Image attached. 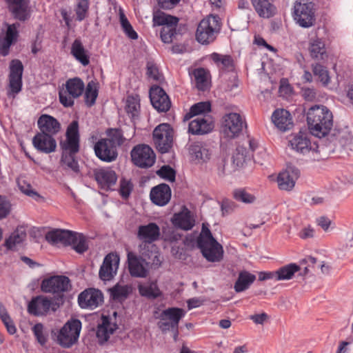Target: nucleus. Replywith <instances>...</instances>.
Instances as JSON below:
<instances>
[{
  "instance_id": "nucleus-1",
  "label": "nucleus",
  "mask_w": 353,
  "mask_h": 353,
  "mask_svg": "<svg viewBox=\"0 0 353 353\" xmlns=\"http://www.w3.org/2000/svg\"><path fill=\"white\" fill-rule=\"evenodd\" d=\"M62 150L61 161L68 168L78 174L80 172L78 161L75 154L80 149V134L79 122L72 121L67 127L65 132V140L59 143Z\"/></svg>"
},
{
  "instance_id": "nucleus-2",
  "label": "nucleus",
  "mask_w": 353,
  "mask_h": 353,
  "mask_svg": "<svg viewBox=\"0 0 353 353\" xmlns=\"http://www.w3.org/2000/svg\"><path fill=\"white\" fill-rule=\"evenodd\" d=\"M307 123L311 134L318 137H323L330 132L333 126V115L326 106L316 105L308 110Z\"/></svg>"
},
{
  "instance_id": "nucleus-3",
  "label": "nucleus",
  "mask_w": 353,
  "mask_h": 353,
  "mask_svg": "<svg viewBox=\"0 0 353 353\" xmlns=\"http://www.w3.org/2000/svg\"><path fill=\"white\" fill-rule=\"evenodd\" d=\"M197 247L203 256L209 262H220L223 258V246L213 237L210 229L203 224L196 239Z\"/></svg>"
},
{
  "instance_id": "nucleus-4",
  "label": "nucleus",
  "mask_w": 353,
  "mask_h": 353,
  "mask_svg": "<svg viewBox=\"0 0 353 353\" xmlns=\"http://www.w3.org/2000/svg\"><path fill=\"white\" fill-rule=\"evenodd\" d=\"M222 26L221 19L218 15L210 14L199 23L196 31V39L202 45L214 42Z\"/></svg>"
},
{
  "instance_id": "nucleus-5",
  "label": "nucleus",
  "mask_w": 353,
  "mask_h": 353,
  "mask_svg": "<svg viewBox=\"0 0 353 353\" xmlns=\"http://www.w3.org/2000/svg\"><path fill=\"white\" fill-rule=\"evenodd\" d=\"M185 315V312L182 308L168 307L163 310L158 316L159 321L157 325L163 332L171 330L174 333V339L176 341L179 335V321Z\"/></svg>"
},
{
  "instance_id": "nucleus-6",
  "label": "nucleus",
  "mask_w": 353,
  "mask_h": 353,
  "mask_svg": "<svg viewBox=\"0 0 353 353\" xmlns=\"http://www.w3.org/2000/svg\"><path fill=\"white\" fill-rule=\"evenodd\" d=\"M71 287L70 280L66 276H52L42 281L41 289L43 292L57 295L56 301L60 304L63 303V293L68 292Z\"/></svg>"
},
{
  "instance_id": "nucleus-7",
  "label": "nucleus",
  "mask_w": 353,
  "mask_h": 353,
  "mask_svg": "<svg viewBox=\"0 0 353 353\" xmlns=\"http://www.w3.org/2000/svg\"><path fill=\"white\" fill-rule=\"evenodd\" d=\"M294 19L302 28L313 26L316 21L314 4L309 0L296 1L294 6Z\"/></svg>"
},
{
  "instance_id": "nucleus-8",
  "label": "nucleus",
  "mask_w": 353,
  "mask_h": 353,
  "mask_svg": "<svg viewBox=\"0 0 353 353\" xmlns=\"http://www.w3.org/2000/svg\"><path fill=\"white\" fill-rule=\"evenodd\" d=\"M173 135V129L168 123H161L154 129L153 141L157 150L160 153H167L172 148Z\"/></svg>"
},
{
  "instance_id": "nucleus-9",
  "label": "nucleus",
  "mask_w": 353,
  "mask_h": 353,
  "mask_svg": "<svg viewBox=\"0 0 353 353\" xmlns=\"http://www.w3.org/2000/svg\"><path fill=\"white\" fill-rule=\"evenodd\" d=\"M85 90L83 81L79 77L69 79L65 82V90H60V103L65 108L74 105V99L79 97Z\"/></svg>"
},
{
  "instance_id": "nucleus-10",
  "label": "nucleus",
  "mask_w": 353,
  "mask_h": 353,
  "mask_svg": "<svg viewBox=\"0 0 353 353\" xmlns=\"http://www.w3.org/2000/svg\"><path fill=\"white\" fill-rule=\"evenodd\" d=\"M81 329V322L79 319L68 321L59 330L57 342L63 347H72L78 340Z\"/></svg>"
},
{
  "instance_id": "nucleus-11",
  "label": "nucleus",
  "mask_w": 353,
  "mask_h": 353,
  "mask_svg": "<svg viewBox=\"0 0 353 353\" xmlns=\"http://www.w3.org/2000/svg\"><path fill=\"white\" fill-rule=\"evenodd\" d=\"M133 163L141 168H148L152 167L156 160V155L154 150L146 144H139L135 145L130 152Z\"/></svg>"
},
{
  "instance_id": "nucleus-12",
  "label": "nucleus",
  "mask_w": 353,
  "mask_h": 353,
  "mask_svg": "<svg viewBox=\"0 0 353 353\" xmlns=\"http://www.w3.org/2000/svg\"><path fill=\"white\" fill-rule=\"evenodd\" d=\"M59 305L60 303L57 301L39 295L33 297L29 302L28 312L35 316H46L50 310L55 312Z\"/></svg>"
},
{
  "instance_id": "nucleus-13",
  "label": "nucleus",
  "mask_w": 353,
  "mask_h": 353,
  "mask_svg": "<svg viewBox=\"0 0 353 353\" xmlns=\"http://www.w3.org/2000/svg\"><path fill=\"white\" fill-rule=\"evenodd\" d=\"M9 69V90L8 91V96L14 98L22 89L23 65L19 59H12L10 62Z\"/></svg>"
},
{
  "instance_id": "nucleus-14",
  "label": "nucleus",
  "mask_w": 353,
  "mask_h": 353,
  "mask_svg": "<svg viewBox=\"0 0 353 353\" xmlns=\"http://www.w3.org/2000/svg\"><path fill=\"white\" fill-rule=\"evenodd\" d=\"M246 126L245 121L238 113L231 112L223 117L222 130L224 135L229 139H234L239 136L243 127Z\"/></svg>"
},
{
  "instance_id": "nucleus-15",
  "label": "nucleus",
  "mask_w": 353,
  "mask_h": 353,
  "mask_svg": "<svg viewBox=\"0 0 353 353\" xmlns=\"http://www.w3.org/2000/svg\"><path fill=\"white\" fill-rule=\"evenodd\" d=\"M96 157L101 161L111 163L118 157V151L115 144L111 143L109 139L101 138L94 145Z\"/></svg>"
},
{
  "instance_id": "nucleus-16",
  "label": "nucleus",
  "mask_w": 353,
  "mask_h": 353,
  "mask_svg": "<svg viewBox=\"0 0 353 353\" xmlns=\"http://www.w3.org/2000/svg\"><path fill=\"white\" fill-rule=\"evenodd\" d=\"M103 303L102 292L95 288H88L78 296V303L82 309L94 310Z\"/></svg>"
},
{
  "instance_id": "nucleus-17",
  "label": "nucleus",
  "mask_w": 353,
  "mask_h": 353,
  "mask_svg": "<svg viewBox=\"0 0 353 353\" xmlns=\"http://www.w3.org/2000/svg\"><path fill=\"white\" fill-rule=\"evenodd\" d=\"M119 256L117 253L107 254L100 267L99 275L101 280L110 281L117 274L119 265Z\"/></svg>"
},
{
  "instance_id": "nucleus-18",
  "label": "nucleus",
  "mask_w": 353,
  "mask_h": 353,
  "mask_svg": "<svg viewBox=\"0 0 353 353\" xmlns=\"http://www.w3.org/2000/svg\"><path fill=\"white\" fill-rule=\"evenodd\" d=\"M150 99L154 109L159 112H166L171 107V101L165 90L159 85H154L150 90Z\"/></svg>"
},
{
  "instance_id": "nucleus-19",
  "label": "nucleus",
  "mask_w": 353,
  "mask_h": 353,
  "mask_svg": "<svg viewBox=\"0 0 353 353\" xmlns=\"http://www.w3.org/2000/svg\"><path fill=\"white\" fill-rule=\"evenodd\" d=\"M32 145L39 152L43 154L55 152L57 146L54 136L39 132H37L32 138Z\"/></svg>"
},
{
  "instance_id": "nucleus-20",
  "label": "nucleus",
  "mask_w": 353,
  "mask_h": 353,
  "mask_svg": "<svg viewBox=\"0 0 353 353\" xmlns=\"http://www.w3.org/2000/svg\"><path fill=\"white\" fill-rule=\"evenodd\" d=\"M128 270L130 275L137 278H145L148 276V263L141 256H137L132 252L128 254Z\"/></svg>"
},
{
  "instance_id": "nucleus-21",
  "label": "nucleus",
  "mask_w": 353,
  "mask_h": 353,
  "mask_svg": "<svg viewBox=\"0 0 353 353\" xmlns=\"http://www.w3.org/2000/svg\"><path fill=\"white\" fill-rule=\"evenodd\" d=\"M19 26V23L8 25L5 34L0 37V55L6 57L9 54L11 46L17 41Z\"/></svg>"
},
{
  "instance_id": "nucleus-22",
  "label": "nucleus",
  "mask_w": 353,
  "mask_h": 353,
  "mask_svg": "<svg viewBox=\"0 0 353 353\" xmlns=\"http://www.w3.org/2000/svg\"><path fill=\"white\" fill-rule=\"evenodd\" d=\"M213 128L212 118L209 115H203L190 122L188 132L192 134L202 135L210 132Z\"/></svg>"
},
{
  "instance_id": "nucleus-23",
  "label": "nucleus",
  "mask_w": 353,
  "mask_h": 353,
  "mask_svg": "<svg viewBox=\"0 0 353 353\" xmlns=\"http://www.w3.org/2000/svg\"><path fill=\"white\" fill-rule=\"evenodd\" d=\"M93 174L94 179L102 189L110 188L115 185L117 180L116 172L110 168L94 169Z\"/></svg>"
},
{
  "instance_id": "nucleus-24",
  "label": "nucleus",
  "mask_w": 353,
  "mask_h": 353,
  "mask_svg": "<svg viewBox=\"0 0 353 353\" xmlns=\"http://www.w3.org/2000/svg\"><path fill=\"white\" fill-rule=\"evenodd\" d=\"M160 228L155 223L140 225L138 228L137 236L143 245H153L152 243L159 238Z\"/></svg>"
},
{
  "instance_id": "nucleus-25",
  "label": "nucleus",
  "mask_w": 353,
  "mask_h": 353,
  "mask_svg": "<svg viewBox=\"0 0 353 353\" xmlns=\"http://www.w3.org/2000/svg\"><path fill=\"white\" fill-rule=\"evenodd\" d=\"M9 11L13 17L19 21H25L30 17L28 0H5Z\"/></svg>"
},
{
  "instance_id": "nucleus-26",
  "label": "nucleus",
  "mask_w": 353,
  "mask_h": 353,
  "mask_svg": "<svg viewBox=\"0 0 353 353\" xmlns=\"http://www.w3.org/2000/svg\"><path fill=\"white\" fill-rule=\"evenodd\" d=\"M150 197L154 204L164 206L171 199V189L168 184L161 183L151 189Z\"/></svg>"
},
{
  "instance_id": "nucleus-27",
  "label": "nucleus",
  "mask_w": 353,
  "mask_h": 353,
  "mask_svg": "<svg viewBox=\"0 0 353 353\" xmlns=\"http://www.w3.org/2000/svg\"><path fill=\"white\" fill-rule=\"evenodd\" d=\"M39 133H46L51 136L56 135L61 130V123L54 117L49 114H42L37 120Z\"/></svg>"
},
{
  "instance_id": "nucleus-28",
  "label": "nucleus",
  "mask_w": 353,
  "mask_h": 353,
  "mask_svg": "<svg viewBox=\"0 0 353 353\" xmlns=\"http://www.w3.org/2000/svg\"><path fill=\"white\" fill-rule=\"evenodd\" d=\"M299 176V170L296 168H290L279 174L277 183L279 189L290 191L295 185L296 180Z\"/></svg>"
},
{
  "instance_id": "nucleus-29",
  "label": "nucleus",
  "mask_w": 353,
  "mask_h": 353,
  "mask_svg": "<svg viewBox=\"0 0 353 353\" xmlns=\"http://www.w3.org/2000/svg\"><path fill=\"white\" fill-rule=\"evenodd\" d=\"M274 124L281 131L285 132L293 126L292 117L289 111L285 109H276L272 115Z\"/></svg>"
},
{
  "instance_id": "nucleus-30",
  "label": "nucleus",
  "mask_w": 353,
  "mask_h": 353,
  "mask_svg": "<svg viewBox=\"0 0 353 353\" xmlns=\"http://www.w3.org/2000/svg\"><path fill=\"white\" fill-rule=\"evenodd\" d=\"M72 231L68 230L54 229L46 234V241L52 245L61 244L68 246L70 240H72Z\"/></svg>"
},
{
  "instance_id": "nucleus-31",
  "label": "nucleus",
  "mask_w": 353,
  "mask_h": 353,
  "mask_svg": "<svg viewBox=\"0 0 353 353\" xmlns=\"http://www.w3.org/2000/svg\"><path fill=\"white\" fill-rule=\"evenodd\" d=\"M292 148L297 152L305 154L312 149L306 132L300 131L290 141Z\"/></svg>"
},
{
  "instance_id": "nucleus-32",
  "label": "nucleus",
  "mask_w": 353,
  "mask_h": 353,
  "mask_svg": "<svg viewBox=\"0 0 353 353\" xmlns=\"http://www.w3.org/2000/svg\"><path fill=\"white\" fill-rule=\"evenodd\" d=\"M140 253L143 257L149 260L154 268L161 266L162 261L159 248L156 245H141Z\"/></svg>"
},
{
  "instance_id": "nucleus-33",
  "label": "nucleus",
  "mask_w": 353,
  "mask_h": 353,
  "mask_svg": "<svg viewBox=\"0 0 353 353\" xmlns=\"http://www.w3.org/2000/svg\"><path fill=\"white\" fill-rule=\"evenodd\" d=\"M308 52L310 57L316 61H324L327 58L325 45L320 39L310 40L308 46Z\"/></svg>"
},
{
  "instance_id": "nucleus-34",
  "label": "nucleus",
  "mask_w": 353,
  "mask_h": 353,
  "mask_svg": "<svg viewBox=\"0 0 353 353\" xmlns=\"http://www.w3.org/2000/svg\"><path fill=\"white\" fill-rule=\"evenodd\" d=\"M70 54L83 66L90 64L89 52L85 48L80 39H76L72 43Z\"/></svg>"
},
{
  "instance_id": "nucleus-35",
  "label": "nucleus",
  "mask_w": 353,
  "mask_h": 353,
  "mask_svg": "<svg viewBox=\"0 0 353 353\" xmlns=\"http://www.w3.org/2000/svg\"><path fill=\"white\" fill-rule=\"evenodd\" d=\"M116 329V325H112L108 316L102 317V323L99 325L97 330V337L100 344L107 341L110 334H112Z\"/></svg>"
},
{
  "instance_id": "nucleus-36",
  "label": "nucleus",
  "mask_w": 353,
  "mask_h": 353,
  "mask_svg": "<svg viewBox=\"0 0 353 353\" xmlns=\"http://www.w3.org/2000/svg\"><path fill=\"white\" fill-rule=\"evenodd\" d=\"M256 280V276L246 270L241 271L234 283V289L236 292H241L250 288Z\"/></svg>"
},
{
  "instance_id": "nucleus-37",
  "label": "nucleus",
  "mask_w": 353,
  "mask_h": 353,
  "mask_svg": "<svg viewBox=\"0 0 353 353\" xmlns=\"http://www.w3.org/2000/svg\"><path fill=\"white\" fill-rule=\"evenodd\" d=\"M255 11L263 18H270L274 14L275 8L268 0H250Z\"/></svg>"
},
{
  "instance_id": "nucleus-38",
  "label": "nucleus",
  "mask_w": 353,
  "mask_h": 353,
  "mask_svg": "<svg viewBox=\"0 0 353 353\" xmlns=\"http://www.w3.org/2000/svg\"><path fill=\"white\" fill-rule=\"evenodd\" d=\"M138 290L141 296L154 300L162 296L157 281H151L144 285H139Z\"/></svg>"
},
{
  "instance_id": "nucleus-39",
  "label": "nucleus",
  "mask_w": 353,
  "mask_h": 353,
  "mask_svg": "<svg viewBox=\"0 0 353 353\" xmlns=\"http://www.w3.org/2000/svg\"><path fill=\"white\" fill-rule=\"evenodd\" d=\"M152 22L154 26H177L179 23V18L159 10L154 12Z\"/></svg>"
},
{
  "instance_id": "nucleus-40",
  "label": "nucleus",
  "mask_w": 353,
  "mask_h": 353,
  "mask_svg": "<svg viewBox=\"0 0 353 353\" xmlns=\"http://www.w3.org/2000/svg\"><path fill=\"white\" fill-rule=\"evenodd\" d=\"M152 22L154 26H177L179 23V18L159 10L154 12Z\"/></svg>"
},
{
  "instance_id": "nucleus-41",
  "label": "nucleus",
  "mask_w": 353,
  "mask_h": 353,
  "mask_svg": "<svg viewBox=\"0 0 353 353\" xmlns=\"http://www.w3.org/2000/svg\"><path fill=\"white\" fill-rule=\"evenodd\" d=\"M173 224L184 230H191L194 225V221L191 220L190 212H181L174 214L172 219Z\"/></svg>"
},
{
  "instance_id": "nucleus-42",
  "label": "nucleus",
  "mask_w": 353,
  "mask_h": 353,
  "mask_svg": "<svg viewBox=\"0 0 353 353\" xmlns=\"http://www.w3.org/2000/svg\"><path fill=\"white\" fill-rule=\"evenodd\" d=\"M72 236L68 245H71L77 253L83 254L88 250L86 238L83 234L72 231Z\"/></svg>"
},
{
  "instance_id": "nucleus-43",
  "label": "nucleus",
  "mask_w": 353,
  "mask_h": 353,
  "mask_svg": "<svg viewBox=\"0 0 353 353\" xmlns=\"http://www.w3.org/2000/svg\"><path fill=\"white\" fill-rule=\"evenodd\" d=\"M125 112L132 119L137 118L140 112V99L139 95H130L126 99Z\"/></svg>"
},
{
  "instance_id": "nucleus-44",
  "label": "nucleus",
  "mask_w": 353,
  "mask_h": 353,
  "mask_svg": "<svg viewBox=\"0 0 353 353\" xmlns=\"http://www.w3.org/2000/svg\"><path fill=\"white\" fill-rule=\"evenodd\" d=\"M299 270L300 267L296 263H290L282 266L276 270V281L290 280Z\"/></svg>"
},
{
  "instance_id": "nucleus-45",
  "label": "nucleus",
  "mask_w": 353,
  "mask_h": 353,
  "mask_svg": "<svg viewBox=\"0 0 353 353\" xmlns=\"http://www.w3.org/2000/svg\"><path fill=\"white\" fill-rule=\"evenodd\" d=\"M110 296L114 301H123L125 300L131 292V288L127 285H115L110 289Z\"/></svg>"
},
{
  "instance_id": "nucleus-46",
  "label": "nucleus",
  "mask_w": 353,
  "mask_h": 353,
  "mask_svg": "<svg viewBox=\"0 0 353 353\" xmlns=\"http://www.w3.org/2000/svg\"><path fill=\"white\" fill-rule=\"evenodd\" d=\"M211 111V103L209 101H201L191 106L189 112L185 116V119H189L194 116L208 113Z\"/></svg>"
},
{
  "instance_id": "nucleus-47",
  "label": "nucleus",
  "mask_w": 353,
  "mask_h": 353,
  "mask_svg": "<svg viewBox=\"0 0 353 353\" xmlns=\"http://www.w3.org/2000/svg\"><path fill=\"white\" fill-rule=\"evenodd\" d=\"M192 79L196 88L205 91L207 88V71L203 68H199L193 70Z\"/></svg>"
},
{
  "instance_id": "nucleus-48",
  "label": "nucleus",
  "mask_w": 353,
  "mask_h": 353,
  "mask_svg": "<svg viewBox=\"0 0 353 353\" xmlns=\"http://www.w3.org/2000/svg\"><path fill=\"white\" fill-rule=\"evenodd\" d=\"M26 237V233L24 231L17 230L14 231L11 235L7 238L3 245L8 250H12L16 245L20 244Z\"/></svg>"
},
{
  "instance_id": "nucleus-49",
  "label": "nucleus",
  "mask_w": 353,
  "mask_h": 353,
  "mask_svg": "<svg viewBox=\"0 0 353 353\" xmlns=\"http://www.w3.org/2000/svg\"><path fill=\"white\" fill-rule=\"evenodd\" d=\"M312 68L314 75L318 77L322 84L328 85L330 82V77L327 68L320 63L312 64Z\"/></svg>"
},
{
  "instance_id": "nucleus-50",
  "label": "nucleus",
  "mask_w": 353,
  "mask_h": 353,
  "mask_svg": "<svg viewBox=\"0 0 353 353\" xmlns=\"http://www.w3.org/2000/svg\"><path fill=\"white\" fill-rule=\"evenodd\" d=\"M89 6L90 0H77L74 8L77 21H82L88 17Z\"/></svg>"
},
{
  "instance_id": "nucleus-51",
  "label": "nucleus",
  "mask_w": 353,
  "mask_h": 353,
  "mask_svg": "<svg viewBox=\"0 0 353 353\" xmlns=\"http://www.w3.org/2000/svg\"><path fill=\"white\" fill-rule=\"evenodd\" d=\"M233 197L236 201L246 204L253 203L256 201L255 196L249 193L243 188L235 189L233 191Z\"/></svg>"
},
{
  "instance_id": "nucleus-52",
  "label": "nucleus",
  "mask_w": 353,
  "mask_h": 353,
  "mask_svg": "<svg viewBox=\"0 0 353 353\" xmlns=\"http://www.w3.org/2000/svg\"><path fill=\"white\" fill-rule=\"evenodd\" d=\"M107 135L109 138H106L111 141V143L115 144L116 148L121 145L125 140L123 137V131L120 128H109L106 131Z\"/></svg>"
},
{
  "instance_id": "nucleus-53",
  "label": "nucleus",
  "mask_w": 353,
  "mask_h": 353,
  "mask_svg": "<svg viewBox=\"0 0 353 353\" xmlns=\"http://www.w3.org/2000/svg\"><path fill=\"white\" fill-rule=\"evenodd\" d=\"M98 96V90L94 87V83L89 82L85 92V103L88 107L92 106Z\"/></svg>"
},
{
  "instance_id": "nucleus-54",
  "label": "nucleus",
  "mask_w": 353,
  "mask_h": 353,
  "mask_svg": "<svg viewBox=\"0 0 353 353\" xmlns=\"http://www.w3.org/2000/svg\"><path fill=\"white\" fill-rule=\"evenodd\" d=\"M176 26H167L162 27L160 31V37L161 41L165 43H170L177 34L176 30Z\"/></svg>"
},
{
  "instance_id": "nucleus-55",
  "label": "nucleus",
  "mask_w": 353,
  "mask_h": 353,
  "mask_svg": "<svg viewBox=\"0 0 353 353\" xmlns=\"http://www.w3.org/2000/svg\"><path fill=\"white\" fill-rule=\"evenodd\" d=\"M157 174L162 179L174 182L176 178V171L170 165L162 166Z\"/></svg>"
},
{
  "instance_id": "nucleus-56",
  "label": "nucleus",
  "mask_w": 353,
  "mask_h": 353,
  "mask_svg": "<svg viewBox=\"0 0 353 353\" xmlns=\"http://www.w3.org/2000/svg\"><path fill=\"white\" fill-rule=\"evenodd\" d=\"M133 189V184L130 180L122 178L119 183V194L123 199H128Z\"/></svg>"
},
{
  "instance_id": "nucleus-57",
  "label": "nucleus",
  "mask_w": 353,
  "mask_h": 353,
  "mask_svg": "<svg viewBox=\"0 0 353 353\" xmlns=\"http://www.w3.org/2000/svg\"><path fill=\"white\" fill-rule=\"evenodd\" d=\"M44 327L42 323H37L32 327L33 334L37 339L38 343L44 345L48 340V336L44 334Z\"/></svg>"
},
{
  "instance_id": "nucleus-58",
  "label": "nucleus",
  "mask_w": 353,
  "mask_h": 353,
  "mask_svg": "<svg viewBox=\"0 0 353 353\" xmlns=\"http://www.w3.org/2000/svg\"><path fill=\"white\" fill-rule=\"evenodd\" d=\"M12 205L5 196L0 195V220L6 219L11 212Z\"/></svg>"
},
{
  "instance_id": "nucleus-59",
  "label": "nucleus",
  "mask_w": 353,
  "mask_h": 353,
  "mask_svg": "<svg viewBox=\"0 0 353 353\" xmlns=\"http://www.w3.org/2000/svg\"><path fill=\"white\" fill-rule=\"evenodd\" d=\"M18 185L19 190L25 194L31 196L34 199H37L40 197L39 194L32 189L30 184L26 183L25 181H19Z\"/></svg>"
},
{
  "instance_id": "nucleus-60",
  "label": "nucleus",
  "mask_w": 353,
  "mask_h": 353,
  "mask_svg": "<svg viewBox=\"0 0 353 353\" xmlns=\"http://www.w3.org/2000/svg\"><path fill=\"white\" fill-rule=\"evenodd\" d=\"M147 75L148 77L154 79L159 80V72L157 67L151 63H148L147 64Z\"/></svg>"
},
{
  "instance_id": "nucleus-61",
  "label": "nucleus",
  "mask_w": 353,
  "mask_h": 353,
  "mask_svg": "<svg viewBox=\"0 0 353 353\" xmlns=\"http://www.w3.org/2000/svg\"><path fill=\"white\" fill-rule=\"evenodd\" d=\"M236 203L230 199H223L221 203V210L223 213H230L236 208Z\"/></svg>"
},
{
  "instance_id": "nucleus-62",
  "label": "nucleus",
  "mask_w": 353,
  "mask_h": 353,
  "mask_svg": "<svg viewBox=\"0 0 353 353\" xmlns=\"http://www.w3.org/2000/svg\"><path fill=\"white\" fill-rule=\"evenodd\" d=\"M225 70L231 71L234 69V60L230 55H224L220 63Z\"/></svg>"
},
{
  "instance_id": "nucleus-63",
  "label": "nucleus",
  "mask_w": 353,
  "mask_h": 353,
  "mask_svg": "<svg viewBox=\"0 0 353 353\" xmlns=\"http://www.w3.org/2000/svg\"><path fill=\"white\" fill-rule=\"evenodd\" d=\"M1 321L3 323L5 327H6L8 332L10 334H14L16 333V332H17L16 326L10 316L1 319Z\"/></svg>"
},
{
  "instance_id": "nucleus-64",
  "label": "nucleus",
  "mask_w": 353,
  "mask_h": 353,
  "mask_svg": "<svg viewBox=\"0 0 353 353\" xmlns=\"http://www.w3.org/2000/svg\"><path fill=\"white\" fill-rule=\"evenodd\" d=\"M180 0H157L159 6L165 10L173 8Z\"/></svg>"
}]
</instances>
